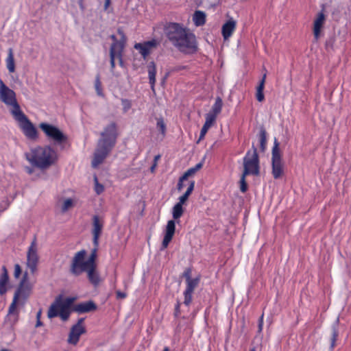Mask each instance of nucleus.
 <instances>
[{
	"label": "nucleus",
	"instance_id": "20",
	"mask_svg": "<svg viewBox=\"0 0 351 351\" xmlns=\"http://www.w3.org/2000/svg\"><path fill=\"white\" fill-rule=\"evenodd\" d=\"M93 225V228L92 232L93 235V244L94 245H99V238L104 223L98 216H94Z\"/></svg>",
	"mask_w": 351,
	"mask_h": 351
},
{
	"label": "nucleus",
	"instance_id": "22",
	"mask_svg": "<svg viewBox=\"0 0 351 351\" xmlns=\"http://www.w3.org/2000/svg\"><path fill=\"white\" fill-rule=\"evenodd\" d=\"M325 22V15L323 12L317 14L313 23V34L316 39L320 36L321 30Z\"/></svg>",
	"mask_w": 351,
	"mask_h": 351
},
{
	"label": "nucleus",
	"instance_id": "24",
	"mask_svg": "<svg viewBox=\"0 0 351 351\" xmlns=\"http://www.w3.org/2000/svg\"><path fill=\"white\" fill-rule=\"evenodd\" d=\"M96 268L97 265H93L91 267H90L88 270L85 271L87 273L88 280L95 287L98 286L101 282V278Z\"/></svg>",
	"mask_w": 351,
	"mask_h": 351
},
{
	"label": "nucleus",
	"instance_id": "37",
	"mask_svg": "<svg viewBox=\"0 0 351 351\" xmlns=\"http://www.w3.org/2000/svg\"><path fill=\"white\" fill-rule=\"evenodd\" d=\"M99 245H94V248L91 250V253L88 258L90 262L93 264V265H96L95 261L97 258V252L98 250Z\"/></svg>",
	"mask_w": 351,
	"mask_h": 351
},
{
	"label": "nucleus",
	"instance_id": "35",
	"mask_svg": "<svg viewBox=\"0 0 351 351\" xmlns=\"http://www.w3.org/2000/svg\"><path fill=\"white\" fill-rule=\"evenodd\" d=\"M156 128L160 132L162 138L165 137L166 134V124L162 118L157 119Z\"/></svg>",
	"mask_w": 351,
	"mask_h": 351
},
{
	"label": "nucleus",
	"instance_id": "2",
	"mask_svg": "<svg viewBox=\"0 0 351 351\" xmlns=\"http://www.w3.org/2000/svg\"><path fill=\"white\" fill-rule=\"evenodd\" d=\"M32 288L33 285L28 282L27 275L25 274L14 293L12 302L8 308L6 321L11 325H14L18 322L19 308L25 305L27 300L31 295Z\"/></svg>",
	"mask_w": 351,
	"mask_h": 351
},
{
	"label": "nucleus",
	"instance_id": "14",
	"mask_svg": "<svg viewBox=\"0 0 351 351\" xmlns=\"http://www.w3.org/2000/svg\"><path fill=\"white\" fill-rule=\"evenodd\" d=\"M112 149V147H109L108 146L97 143V146L92 160L93 167L96 168L102 163L108 154L111 152Z\"/></svg>",
	"mask_w": 351,
	"mask_h": 351
},
{
	"label": "nucleus",
	"instance_id": "53",
	"mask_svg": "<svg viewBox=\"0 0 351 351\" xmlns=\"http://www.w3.org/2000/svg\"><path fill=\"white\" fill-rule=\"evenodd\" d=\"M180 313V303H178L176 306V316H177Z\"/></svg>",
	"mask_w": 351,
	"mask_h": 351
},
{
	"label": "nucleus",
	"instance_id": "57",
	"mask_svg": "<svg viewBox=\"0 0 351 351\" xmlns=\"http://www.w3.org/2000/svg\"><path fill=\"white\" fill-rule=\"evenodd\" d=\"M79 4H80V6L81 9H82V10H84V5H83V1H82V0H80V1Z\"/></svg>",
	"mask_w": 351,
	"mask_h": 351
},
{
	"label": "nucleus",
	"instance_id": "31",
	"mask_svg": "<svg viewBox=\"0 0 351 351\" xmlns=\"http://www.w3.org/2000/svg\"><path fill=\"white\" fill-rule=\"evenodd\" d=\"M193 20L196 26H201L206 22V15L204 12L202 11H195L193 16Z\"/></svg>",
	"mask_w": 351,
	"mask_h": 351
},
{
	"label": "nucleus",
	"instance_id": "9",
	"mask_svg": "<svg viewBox=\"0 0 351 351\" xmlns=\"http://www.w3.org/2000/svg\"><path fill=\"white\" fill-rule=\"evenodd\" d=\"M118 128L115 122H110L106 125L101 132L98 143L109 147L113 148L118 137Z\"/></svg>",
	"mask_w": 351,
	"mask_h": 351
},
{
	"label": "nucleus",
	"instance_id": "13",
	"mask_svg": "<svg viewBox=\"0 0 351 351\" xmlns=\"http://www.w3.org/2000/svg\"><path fill=\"white\" fill-rule=\"evenodd\" d=\"M38 259L37 243L36 239H34L27 252V266L32 273L36 270Z\"/></svg>",
	"mask_w": 351,
	"mask_h": 351
},
{
	"label": "nucleus",
	"instance_id": "1",
	"mask_svg": "<svg viewBox=\"0 0 351 351\" xmlns=\"http://www.w3.org/2000/svg\"><path fill=\"white\" fill-rule=\"evenodd\" d=\"M169 42L181 52L193 53L197 49L196 37L190 30L177 23H170L165 28Z\"/></svg>",
	"mask_w": 351,
	"mask_h": 351
},
{
	"label": "nucleus",
	"instance_id": "36",
	"mask_svg": "<svg viewBox=\"0 0 351 351\" xmlns=\"http://www.w3.org/2000/svg\"><path fill=\"white\" fill-rule=\"evenodd\" d=\"M95 191L97 195L102 193L104 191V186L99 183L97 176H94Z\"/></svg>",
	"mask_w": 351,
	"mask_h": 351
},
{
	"label": "nucleus",
	"instance_id": "7",
	"mask_svg": "<svg viewBox=\"0 0 351 351\" xmlns=\"http://www.w3.org/2000/svg\"><path fill=\"white\" fill-rule=\"evenodd\" d=\"M86 256V251L85 250H82L75 254L70 266V272L72 274L79 276L93 266L88 259H85Z\"/></svg>",
	"mask_w": 351,
	"mask_h": 351
},
{
	"label": "nucleus",
	"instance_id": "8",
	"mask_svg": "<svg viewBox=\"0 0 351 351\" xmlns=\"http://www.w3.org/2000/svg\"><path fill=\"white\" fill-rule=\"evenodd\" d=\"M243 173L245 175L259 174V160L256 149L253 146L252 151H248L243 158Z\"/></svg>",
	"mask_w": 351,
	"mask_h": 351
},
{
	"label": "nucleus",
	"instance_id": "52",
	"mask_svg": "<svg viewBox=\"0 0 351 351\" xmlns=\"http://www.w3.org/2000/svg\"><path fill=\"white\" fill-rule=\"evenodd\" d=\"M263 329V315L261 316L259 324H258V330L259 331H261Z\"/></svg>",
	"mask_w": 351,
	"mask_h": 351
},
{
	"label": "nucleus",
	"instance_id": "27",
	"mask_svg": "<svg viewBox=\"0 0 351 351\" xmlns=\"http://www.w3.org/2000/svg\"><path fill=\"white\" fill-rule=\"evenodd\" d=\"M147 72H148V77H149L151 88L153 91H154V86H155V83H156V64L154 62H150L148 64Z\"/></svg>",
	"mask_w": 351,
	"mask_h": 351
},
{
	"label": "nucleus",
	"instance_id": "40",
	"mask_svg": "<svg viewBox=\"0 0 351 351\" xmlns=\"http://www.w3.org/2000/svg\"><path fill=\"white\" fill-rule=\"evenodd\" d=\"M194 186H195V182L194 181H191L190 182V184H189L186 191L182 195L183 197H184L186 199H188L189 196L191 195V193L193 192V191L194 189Z\"/></svg>",
	"mask_w": 351,
	"mask_h": 351
},
{
	"label": "nucleus",
	"instance_id": "23",
	"mask_svg": "<svg viewBox=\"0 0 351 351\" xmlns=\"http://www.w3.org/2000/svg\"><path fill=\"white\" fill-rule=\"evenodd\" d=\"M97 306L93 301H87L77 304L75 311L79 313H88L96 310Z\"/></svg>",
	"mask_w": 351,
	"mask_h": 351
},
{
	"label": "nucleus",
	"instance_id": "34",
	"mask_svg": "<svg viewBox=\"0 0 351 351\" xmlns=\"http://www.w3.org/2000/svg\"><path fill=\"white\" fill-rule=\"evenodd\" d=\"M259 142H260V148L262 151H264L265 149V145L267 143V134L264 129H261L259 132Z\"/></svg>",
	"mask_w": 351,
	"mask_h": 351
},
{
	"label": "nucleus",
	"instance_id": "18",
	"mask_svg": "<svg viewBox=\"0 0 351 351\" xmlns=\"http://www.w3.org/2000/svg\"><path fill=\"white\" fill-rule=\"evenodd\" d=\"M2 273L0 275V295H4L12 287L10 282L8 272L5 266L2 267Z\"/></svg>",
	"mask_w": 351,
	"mask_h": 351
},
{
	"label": "nucleus",
	"instance_id": "28",
	"mask_svg": "<svg viewBox=\"0 0 351 351\" xmlns=\"http://www.w3.org/2000/svg\"><path fill=\"white\" fill-rule=\"evenodd\" d=\"M5 64L8 71L12 73L15 71V62L14 58V52L12 48L8 50V56L5 59Z\"/></svg>",
	"mask_w": 351,
	"mask_h": 351
},
{
	"label": "nucleus",
	"instance_id": "5",
	"mask_svg": "<svg viewBox=\"0 0 351 351\" xmlns=\"http://www.w3.org/2000/svg\"><path fill=\"white\" fill-rule=\"evenodd\" d=\"M12 117L17 122L19 128L27 139L33 141L38 139V134L36 127L22 110L12 115Z\"/></svg>",
	"mask_w": 351,
	"mask_h": 351
},
{
	"label": "nucleus",
	"instance_id": "45",
	"mask_svg": "<svg viewBox=\"0 0 351 351\" xmlns=\"http://www.w3.org/2000/svg\"><path fill=\"white\" fill-rule=\"evenodd\" d=\"M183 276L186 278V282L193 279L191 278V270L190 269H186L184 271L183 273Z\"/></svg>",
	"mask_w": 351,
	"mask_h": 351
},
{
	"label": "nucleus",
	"instance_id": "44",
	"mask_svg": "<svg viewBox=\"0 0 351 351\" xmlns=\"http://www.w3.org/2000/svg\"><path fill=\"white\" fill-rule=\"evenodd\" d=\"M21 274V268L19 264L14 265V276L16 278H18Z\"/></svg>",
	"mask_w": 351,
	"mask_h": 351
},
{
	"label": "nucleus",
	"instance_id": "10",
	"mask_svg": "<svg viewBox=\"0 0 351 351\" xmlns=\"http://www.w3.org/2000/svg\"><path fill=\"white\" fill-rule=\"evenodd\" d=\"M39 128L45 133V136L55 144L60 145L66 141V135L58 127L47 123H41Z\"/></svg>",
	"mask_w": 351,
	"mask_h": 351
},
{
	"label": "nucleus",
	"instance_id": "6",
	"mask_svg": "<svg viewBox=\"0 0 351 351\" xmlns=\"http://www.w3.org/2000/svg\"><path fill=\"white\" fill-rule=\"evenodd\" d=\"M0 100L7 106L11 108L12 115L21 110L17 102L15 92L7 86L1 79H0Z\"/></svg>",
	"mask_w": 351,
	"mask_h": 351
},
{
	"label": "nucleus",
	"instance_id": "29",
	"mask_svg": "<svg viewBox=\"0 0 351 351\" xmlns=\"http://www.w3.org/2000/svg\"><path fill=\"white\" fill-rule=\"evenodd\" d=\"M266 79V73H264L258 86L256 88V99L261 102L264 100L265 96L263 94V89L265 86V82Z\"/></svg>",
	"mask_w": 351,
	"mask_h": 351
},
{
	"label": "nucleus",
	"instance_id": "56",
	"mask_svg": "<svg viewBox=\"0 0 351 351\" xmlns=\"http://www.w3.org/2000/svg\"><path fill=\"white\" fill-rule=\"evenodd\" d=\"M42 325V322H40V319H37V322H36V327H39Z\"/></svg>",
	"mask_w": 351,
	"mask_h": 351
},
{
	"label": "nucleus",
	"instance_id": "38",
	"mask_svg": "<svg viewBox=\"0 0 351 351\" xmlns=\"http://www.w3.org/2000/svg\"><path fill=\"white\" fill-rule=\"evenodd\" d=\"M246 176L247 175L243 173L240 180V189L243 193L245 192L247 189V186L245 182Z\"/></svg>",
	"mask_w": 351,
	"mask_h": 351
},
{
	"label": "nucleus",
	"instance_id": "60",
	"mask_svg": "<svg viewBox=\"0 0 351 351\" xmlns=\"http://www.w3.org/2000/svg\"><path fill=\"white\" fill-rule=\"evenodd\" d=\"M0 351H11V350H8V349H3V350H1Z\"/></svg>",
	"mask_w": 351,
	"mask_h": 351
},
{
	"label": "nucleus",
	"instance_id": "48",
	"mask_svg": "<svg viewBox=\"0 0 351 351\" xmlns=\"http://www.w3.org/2000/svg\"><path fill=\"white\" fill-rule=\"evenodd\" d=\"M186 179H182V176L180 178L179 182L178 183V190L181 191L183 187V182Z\"/></svg>",
	"mask_w": 351,
	"mask_h": 351
},
{
	"label": "nucleus",
	"instance_id": "58",
	"mask_svg": "<svg viewBox=\"0 0 351 351\" xmlns=\"http://www.w3.org/2000/svg\"><path fill=\"white\" fill-rule=\"evenodd\" d=\"M160 158V155H157L154 157V162L157 163L158 160Z\"/></svg>",
	"mask_w": 351,
	"mask_h": 351
},
{
	"label": "nucleus",
	"instance_id": "51",
	"mask_svg": "<svg viewBox=\"0 0 351 351\" xmlns=\"http://www.w3.org/2000/svg\"><path fill=\"white\" fill-rule=\"evenodd\" d=\"M110 4V0H105L104 10H106Z\"/></svg>",
	"mask_w": 351,
	"mask_h": 351
},
{
	"label": "nucleus",
	"instance_id": "62",
	"mask_svg": "<svg viewBox=\"0 0 351 351\" xmlns=\"http://www.w3.org/2000/svg\"><path fill=\"white\" fill-rule=\"evenodd\" d=\"M250 351H256V350H255V348H251V349L250 350Z\"/></svg>",
	"mask_w": 351,
	"mask_h": 351
},
{
	"label": "nucleus",
	"instance_id": "32",
	"mask_svg": "<svg viewBox=\"0 0 351 351\" xmlns=\"http://www.w3.org/2000/svg\"><path fill=\"white\" fill-rule=\"evenodd\" d=\"M202 167V163H197L194 167L189 169L182 176V179H187L189 176L195 174Z\"/></svg>",
	"mask_w": 351,
	"mask_h": 351
},
{
	"label": "nucleus",
	"instance_id": "33",
	"mask_svg": "<svg viewBox=\"0 0 351 351\" xmlns=\"http://www.w3.org/2000/svg\"><path fill=\"white\" fill-rule=\"evenodd\" d=\"M184 210L182 206L176 204L172 209V216L174 219H178L183 214Z\"/></svg>",
	"mask_w": 351,
	"mask_h": 351
},
{
	"label": "nucleus",
	"instance_id": "49",
	"mask_svg": "<svg viewBox=\"0 0 351 351\" xmlns=\"http://www.w3.org/2000/svg\"><path fill=\"white\" fill-rule=\"evenodd\" d=\"M337 337V332L335 330H334L333 334H332V343H331L332 347H333L335 346V342L336 341Z\"/></svg>",
	"mask_w": 351,
	"mask_h": 351
},
{
	"label": "nucleus",
	"instance_id": "15",
	"mask_svg": "<svg viewBox=\"0 0 351 351\" xmlns=\"http://www.w3.org/2000/svg\"><path fill=\"white\" fill-rule=\"evenodd\" d=\"M84 318H80L77 323L73 326L69 332L68 343L76 345L79 341L80 336L85 333L86 329L83 325Z\"/></svg>",
	"mask_w": 351,
	"mask_h": 351
},
{
	"label": "nucleus",
	"instance_id": "59",
	"mask_svg": "<svg viewBox=\"0 0 351 351\" xmlns=\"http://www.w3.org/2000/svg\"><path fill=\"white\" fill-rule=\"evenodd\" d=\"M40 315H41V312H40V311H38V312L37 313V315H36V318H37V319H40Z\"/></svg>",
	"mask_w": 351,
	"mask_h": 351
},
{
	"label": "nucleus",
	"instance_id": "25",
	"mask_svg": "<svg viewBox=\"0 0 351 351\" xmlns=\"http://www.w3.org/2000/svg\"><path fill=\"white\" fill-rule=\"evenodd\" d=\"M236 28V21L233 19L228 20L222 26V35L225 40L228 39Z\"/></svg>",
	"mask_w": 351,
	"mask_h": 351
},
{
	"label": "nucleus",
	"instance_id": "55",
	"mask_svg": "<svg viewBox=\"0 0 351 351\" xmlns=\"http://www.w3.org/2000/svg\"><path fill=\"white\" fill-rule=\"evenodd\" d=\"M26 171H27V172L29 174H31V173H32V172H33V169H32V168H30V167H27V168H26Z\"/></svg>",
	"mask_w": 351,
	"mask_h": 351
},
{
	"label": "nucleus",
	"instance_id": "17",
	"mask_svg": "<svg viewBox=\"0 0 351 351\" xmlns=\"http://www.w3.org/2000/svg\"><path fill=\"white\" fill-rule=\"evenodd\" d=\"M176 230V223L173 220H169L167 222L166 229L165 231V236L162 243V248L165 249L167 247L169 243L171 241Z\"/></svg>",
	"mask_w": 351,
	"mask_h": 351
},
{
	"label": "nucleus",
	"instance_id": "46",
	"mask_svg": "<svg viewBox=\"0 0 351 351\" xmlns=\"http://www.w3.org/2000/svg\"><path fill=\"white\" fill-rule=\"evenodd\" d=\"M110 57L111 69H113L115 66V59H117V56L114 54L110 53Z\"/></svg>",
	"mask_w": 351,
	"mask_h": 351
},
{
	"label": "nucleus",
	"instance_id": "39",
	"mask_svg": "<svg viewBox=\"0 0 351 351\" xmlns=\"http://www.w3.org/2000/svg\"><path fill=\"white\" fill-rule=\"evenodd\" d=\"M95 90L97 91V95L99 96H103V93H102V90H101V82L99 80V77L98 76L96 77V80H95Z\"/></svg>",
	"mask_w": 351,
	"mask_h": 351
},
{
	"label": "nucleus",
	"instance_id": "54",
	"mask_svg": "<svg viewBox=\"0 0 351 351\" xmlns=\"http://www.w3.org/2000/svg\"><path fill=\"white\" fill-rule=\"evenodd\" d=\"M156 165H157V163L154 162L153 165L150 167V171H151L152 172H154V170H155V169H156Z\"/></svg>",
	"mask_w": 351,
	"mask_h": 351
},
{
	"label": "nucleus",
	"instance_id": "61",
	"mask_svg": "<svg viewBox=\"0 0 351 351\" xmlns=\"http://www.w3.org/2000/svg\"><path fill=\"white\" fill-rule=\"evenodd\" d=\"M163 351H169L168 348H167V347H166V348H165V349H164V350H163Z\"/></svg>",
	"mask_w": 351,
	"mask_h": 351
},
{
	"label": "nucleus",
	"instance_id": "12",
	"mask_svg": "<svg viewBox=\"0 0 351 351\" xmlns=\"http://www.w3.org/2000/svg\"><path fill=\"white\" fill-rule=\"evenodd\" d=\"M278 143L276 140L272 149V175L275 179L280 178L283 172L282 164Z\"/></svg>",
	"mask_w": 351,
	"mask_h": 351
},
{
	"label": "nucleus",
	"instance_id": "43",
	"mask_svg": "<svg viewBox=\"0 0 351 351\" xmlns=\"http://www.w3.org/2000/svg\"><path fill=\"white\" fill-rule=\"evenodd\" d=\"M121 104L123 106V110L125 112H128L132 106L131 102L128 99H122Z\"/></svg>",
	"mask_w": 351,
	"mask_h": 351
},
{
	"label": "nucleus",
	"instance_id": "3",
	"mask_svg": "<svg viewBox=\"0 0 351 351\" xmlns=\"http://www.w3.org/2000/svg\"><path fill=\"white\" fill-rule=\"evenodd\" d=\"M26 160L34 167L48 169L57 160L56 151L50 146H37L25 154Z\"/></svg>",
	"mask_w": 351,
	"mask_h": 351
},
{
	"label": "nucleus",
	"instance_id": "41",
	"mask_svg": "<svg viewBox=\"0 0 351 351\" xmlns=\"http://www.w3.org/2000/svg\"><path fill=\"white\" fill-rule=\"evenodd\" d=\"M194 186H195V182L194 181H191L190 182V184H189L186 191L182 195L183 197H184L186 199H188L189 196L191 195V193L193 192V191L194 189Z\"/></svg>",
	"mask_w": 351,
	"mask_h": 351
},
{
	"label": "nucleus",
	"instance_id": "4",
	"mask_svg": "<svg viewBox=\"0 0 351 351\" xmlns=\"http://www.w3.org/2000/svg\"><path fill=\"white\" fill-rule=\"evenodd\" d=\"M75 300L74 298H63L58 296L49 308L47 315L49 318L59 316L63 321L69 319L71 313V306Z\"/></svg>",
	"mask_w": 351,
	"mask_h": 351
},
{
	"label": "nucleus",
	"instance_id": "30",
	"mask_svg": "<svg viewBox=\"0 0 351 351\" xmlns=\"http://www.w3.org/2000/svg\"><path fill=\"white\" fill-rule=\"evenodd\" d=\"M223 106L222 99L220 97H217L215 99V102L212 107V110L210 112L206 114L207 115H214L215 119H216L217 116L221 111Z\"/></svg>",
	"mask_w": 351,
	"mask_h": 351
},
{
	"label": "nucleus",
	"instance_id": "50",
	"mask_svg": "<svg viewBox=\"0 0 351 351\" xmlns=\"http://www.w3.org/2000/svg\"><path fill=\"white\" fill-rule=\"evenodd\" d=\"M187 199L184 197H183V196H180L179 197V202L177 203L181 206H182L186 201Z\"/></svg>",
	"mask_w": 351,
	"mask_h": 351
},
{
	"label": "nucleus",
	"instance_id": "47",
	"mask_svg": "<svg viewBox=\"0 0 351 351\" xmlns=\"http://www.w3.org/2000/svg\"><path fill=\"white\" fill-rule=\"evenodd\" d=\"M116 295L117 299H123L126 297V293L121 291H117L116 292Z\"/></svg>",
	"mask_w": 351,
	"mask_h": 351
},
{
	"label": "nucleus",
	"instance_id": "11",
	"mask_svg": "<svg viewBox=\"0 0 351 351\" xmlns=\"http://www.w3.org/2000/svg\"><path fill=\"white\" fill-rule=\"evenodd\" d=\"M118 36L116 35H112L111 39L113 40L110 49V53L114 54L117 56V59L119 61V64L123 66V62L122 58L123 51L126 42V38L123 31L118 30Z\"/></svg>",
	"mask_w": 351,
	"mask_h": 351
},
{
	"label": "nucleus",
	"instance_id": "19",
	"mask_svg": "<svg viewBox=\"0 0 351 351\" xmlns=\"http://www.w3.org/2000/svg\"><path fill=\"white\" fill-rule=\"evenodd\" d=\"M156 46V41L155 40L144 42L143 43H136L134 48L139 51V53L145 59L146 57L150 53L152 49Z\"/></svg>",
	"mask_w": 351,
	"mask_h": 351
},
{
	"label": "nucleus",
	"instance_id": "21",
	"mask_svg": "<svg viewBox=\"0 0 351 351\" xmlns=\"http://www.w3.org/2000/svg\"><path fill=\"white\" fill-rule=\"evenodd\" d=\"M77 203L75 197H62L58 202V206L63 213H66L68 210L75 206Z\"/></svg>",
	"mask_w": 351,
	"mask_h": 351
},
{
	"label": "nucleus",
	"instance_id": "16",
	"mask_svg": "<svg viewBox=\"0 0 351 351\" xmlns=\"http://www.w3.org/2000/svg\"><path fill=\"white\" fill-rule=\"evenodd\" d=\"M199 283V278H193V280L186 281V287L184 292V304L189 306L192 301V293Z\"/></svg>",
	"mask_w": 351,
	"mask_h": 351
},
{
	"label": "nucleus",
	"instance_id": "26",
	"mask_svg": "<svg viewBox=\"0 0 351 351\" xmlns=\"http://www.w3.org/2000/svg\"><path fill=\"white\" fill-rule=\"evenodd\" d=\"M215 120L216 119H215L214 115H206V121L201 130L197 143H199L201 140H202L204 138L208 130L213 125Z\"/></svg>",
	"mask_w": 351,
	"mask_h": 351
},
{
	"label": "nucleus",
	"instance_id": "42",
	"mask_svg": "<svg viewBox=\"0 0 351 351\" xmlns=\"http://www.w3.org/2000/svg\"><path fill=\"white\" fill-rule=\"evenodd\" d=\"M194 186H195V182L194 181H191L190 182V184H189L186 191L182 195L183 197H184L186 199H188L189 196L191 195V193L193 192V191L194 189Z\"/></svg>",
	"mask_w": 351,
	"mask_h": 351
}]
</instances>
